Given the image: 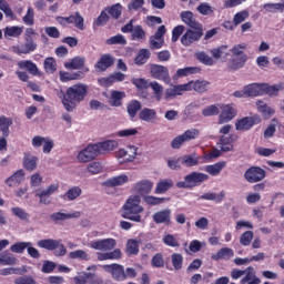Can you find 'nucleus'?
Returning a JSON list of instances; mask_svg holds the SVG:
<instances>
[{
    "label": "nucleus",
    "mask_w": 284,
    "mask_h": 284,
    "mask_svg": "<svg viewBox=\"0 0 284 284\" xmlns=\"http://www.w3.org/2000/svg\"><path fill=\"white\" fill-rule=\"evenodd\" d=\"M181 165L185 168H194V165H199V155L196 153H192L190 155H183L180 158Z\"/></svg>",
    "instance_id": "43"
},
{
    "label": "nucleus",
    "mask_w": 284,
    "mask_h": 284,
    "mask_svg": "<svg viewBox=\"0 0 284 284\" xmlns=\"http://www.w3.org/2000/svg\"><path fill=\"white\" fill-rule=\"evenodd\" d=\"M114 65V57L112 54H102L99 61L95 63L94 69L97 72H105L108 68Z\"/></svg>",
    "instance_id": "17"
},
{
    "label": "nucleus",
    "mask_w": 284,
    "mask_h": 284,
    "mask_svg": "<svg viewBox=\"0 0 284 284\" xmlns=\"http://www.w3.org/2000/svg\"><path fill=\"white\" fill-rule=\"evenodd\" d=\"M24 41L26 43L23 45H17L12 48L16 54H30V52H34V50H37V42H34V40Z\"/></svg>",
    "instance_id": "20"
},
{
    "label": "nucleus",
    "mask_w": 284,
    "mask_h": 284,
    "mask_svg": "<svg viewBox=\"0 0 284 284\" xmlns=\"http://www.w3.org/2000/svg\"><path fill=\"white\" fill-rule=\"evenodd\" d=\"M87 97L88 84L79 82L69 87L64 93L62 92L60 99L67 112H72L79 103L85 101Z\"/></svg>",
    "instance_id": "1"
},
{
    "label": "nucleus",
    "mask_w": 284,
    "mask_h": 284,
    "mask_svg": "<svg viewBox=\"0 0 284 284\" xmlns=\"http://www.w3.org/2000/svg\"><path fill=\"white\" fill-rule=\"evenodd\" d=\"M99 155V146L97 144H89L78 153L77 159L79 163H90V161H94Z\"/></svg>",
    "instance_id": "7"
},
{
    "label": "nucleus",
    "mask_w": 284,
    "mask_h": 284,
    "mask_svg": "<svg viewBox=\"0 0 284 284\" xmlns=\"http://www.w3.org/2000/svg\"><path fill=\"white\" fill-rule=\"evenodd\" d=\"M246 48L245 44H237L232 48L231 52L234 58L229 62L230 70H241L245 65V61H247Z\"/></svg>",
    "instance_id": "4"
},
{
    "label": "nucleus",
    "mask_w": 284,
    "mask_h": 284,
    "mask_svg": "<svg viewBox=\"0 0 284 284\" xmlns=\"http://www.w3.org/2000/svg\"><path fill=\"white\" fill-rule=\"evenodd\" d=\"M190 88L191 87L187 83L173 85L165 90L164 99H174V97H181L183 92H190Z\"/></svg>",
    "instance_id": "18"
},
{
    "label": "nucleus",
    "mask_w": 284,
    "mask_h": 284,
    "mask_svg": "<svg viewBox=\"0 0 284 284\" xmlns=\"http://www.w3.org/2000/svg\"><path fill=\"white\" fill-rule=\"evenodd\" d=\"M123 99H125V92L112 91L109 103L112 108H121L123 105Z\"/></svg>",
    "instance_id": "31"
},
{
    "label": "nucleus",
    "mask_w": 284,
    "mask_h": 284,
    "mask_svg": "<svg viewBox=\"0 0 284 284\" xmlns=\"http://www.w3.org/2000/svg\"><path fill=\"white\" fill-rule=\"evenodd\" d=\"M191 28L192 29H187L185 33L182 36V45L189 47L192 45V43H196V41H201V37H203V26Z\"/></svg>",
    "instance_id": "5"
},
{
    "label": "nucleus",
    "mask_w": 284,
    "mask_h": 284,
    "mask_svg": "<svg viewBox=\"0 0 284 284\" xmlns=\"http://www.w3.org/2000/svg\"><path fill=\"white\" fill-rule=\"evenodd\" d=\"M70 258H79L80 261H90V255L83 250H75L69 253Z\"/></svg>",
    "instance_id": "60"
},
{
    "label": "nucleus",
    "mask_w": 284,
    "mask_h": 284,
    "mask_svg": "<svg viewBox=\"0 0 284 284\" xmlns=\"http://www.w3.org/2000/svg\"><path fill=\"white\" fill-rule=\"evenodd\" d=\"M82 193L83 191L79 186H72L61 196V199L64 201H77Z\"/></svg>",
    "instance_id": "41"
},
{
    "label": "nucleus",
    "mask_w": 284,
    "mask_h": 284,
    "mask_svg": "<svg viewBox=\"0 0 284 284\" xmlns=\"http://www.w3.org/2000/svg\"><path fill=\"white\" fill-rule=\"evenodd\" d=\"M102 270L108 272V274H111L113 281H125V267L121 264H105L102 266Z\"/></svg>",
    "instance_id": "11"
},
{
    "label": "nucleus",
    "mask_w": 284,
    "mask_h": 284,
    "mask_svg": "<svg viewBox=\"0 0 284 284\" xmlns=\"http://www.w3.org/2000/svg\"><path fill=\"white\" fill-rule=\"evenodd\" d=\"M186 85H190V91L194 90L199 94H203V92L210 90V82L205 80L190 81Z\"/></svg>",
    "instance_id": "26"
},
{
    "label": "nucleus",
    "mask_w": 284,
    "mask_h": 284,
    "mask_svg": "<svg viewBox=\"0 0 284 284\" xmlns=\"http://www.w3.org/2000/svg\"><path fill=\"white\" fill-rule=\"evenodd\" d=\"M200 132L196 129L186 130L183 134L178 135L172 142L171 148L173 150H179L183 143H187V141H194V139H197Z\"/></svg>",
    "instance_id": "9"
},
{
    "label": "nucleus",
    "mask_w": 284,
    "mask_h": 284,
    "mask_svg": "<svg viewBox=\"0 0 284 284\" xmlns=\"http://www.w3.org/2000/svg\"><path fill=\"white\" fill-rule=\"evenodd\" d=\"M139 119L146 123H152V121H156V110L144 108L140 111Z\"/></svg>",
    "instance_id": "34"
},
{
    "label": "nucleus",
    "mask_w": 284,
    "mask_h": 284,
    "mask_svg": "<svg viewBox=\"0 0 284 284\" xmlns=\"http://www.w3.org/2000/svg\"><path fill=\"white\" fill-rule=\"evenodd\" d=\"M18 67L20 70H28V72L33 77H41L39 67H37V63L32 62L31 60H21L18 62Z\"/></svg>",
    "instance_id": "23"
},
{
    "label": "nucleus",
    "mask_w": 284,
    "mask_h": 284,
    "mask_svg": "<svg viewBox=\"0 0 284 284\" xmlns=\"http://www.w3.org/2000/svg\"><path fill=\"white\" fill-rule=\"evenodd\" d=\"M199 73V68L196 67H185L183 69H179L173 79H181V77H190V74Z\"/></svg>",
    "instance_id": "48"
},
{
    "label": "nucleus",
    "mask_w": 284,
    "mask_h": 284,
    "mask_svg": "<svg viewBox=\"0 0 284 284\" xmlns=\"http://www.w3.org/2000/svg\"><path fill=\"white\" fill-rule=\"evenodd\" d=\"M23 34V27L13 26L4 28V39H19Z\"/></svg>",
    "instance_id": "38"
},
{
    "label": "nucleus",
    "mask_w": 284,
    "mask_h": 284,
    "mask_svg": "<svg viewBox=\"0 0 284 284\" xmlns=\"http://www.w3.org/2000/svg\"><path fill=\"white\" fill-rule=\"evenodd\" d=\"M221 113L219 115L217 123L219 125H223L225 123H230L234 116H236V109L230 104H221L220 105Z\"/></svg>",
    "instance_id": "13"
},
{
    "label": "nucleus",
    "mask_w": 284,
    "mask_h": 284,
    "mask_svg": "<svg viewBox=\"0 0 284 284\" xmlns=\"http://www.w3.org/2000/svg\"><path fill=\"white\" fill-rule=\"evenodd\" d=\"M81 216V212L75 211L73 213H62V212H55L51 214V220H53L55 223L59 221H69V219H79Z\"/></svg>",
    "instance_id": "32"
},
{
    "label": "nucleus",
    "mask_w": 284,
    "mask_h": 284,
    "mask_svg": "<svg viewBox=\"0 0 284 284\" xmlns=\"http://www.w3.org/2000/svg\"><path fill=\"white\" fill-rule=\"evenodd\" d=\"M95 146H98L99 154H106V152H113V150H116L119 148V142L114 140H106L104 142L95 143Z\"/></svg>",
    "instance_id": "25"
},
{
    "label": "nucleus",
    "mask_w": 284,
    "mask_h": 284,
    "mask_svg": "<svg viewBox=\"0 0 284 284\" xmlns=\"http://www.w3.org/2000/svg\"><path fill=\"white\" fill-rule=\"evenodd\" d=\"M281 90H283V84L270 85L263 83V94H268V97H276Z\"/></svg>",
    "instance_id": "46"
},
{
    "label": "nucleus",
    "mask_w": 284,
    "mask_h": 284,
    "mask_svg": "<svg viewBox=\"0 0 284 284\" xmlns=\"http://www.w3.org/2000/svg\"><path fill=\"white\" fill-rule=\"evenodd\" d=\"M245 97H263V83H252L244 87Z\"/></svg>",
    "instance_id": "29"
},
{
    "label": "nucleus",
    "mask_w": 284,
    "mask_h": 284,
    "mask_svg": "<svg viewBox=\"0 0 284 284\" xmlns=\"http://www.w3.org/2000/svg\"><path fill=\"white\" fill-rule=\"evenodd\" d=\"M152 53L148 49H140L134 59L135 65H145V62L150 60Z\"/></svg>",
    "instance_id": "42"
},
{
    "label": "nucleus",
    "mask_w": 284,
    "mask_h": 284,
    "mask_svg": "<svg viewBox=\"0 0 284 284\" xmlns=\"http://www.w3.org/2000/svg\"><path fill=\"white\" fill-rule=\"evenodd\" d=\"M37 163H39V158H37L34 155H26L23 159V166L29 172L37 170Z\"/></svg>",
    "instance_id": "47"
},
{
    "label": "nucleus",
    "mask_w": 284,
    "mask_h": 284,
    "mask_svg": "<svg viewBox=\"0 0 284 284\" xmlns=\"http://www.w3.org/2000/svg\"><path fill=\"white\" fill-rule=\"evenodd\" d=\"M87 172L91 176H94V174H101L103 172V166L99 162H91L87 165Z\"/></svg>",
    "instance_id": "58"
},
{
    "label": "nucleus",
    "mask_w": 284,
    "mask_h": 284,
    "mask_svg": "<svg viewBox=\"0 0 284 284\" xmlns=\"http://www.w3.org/2000/svg\"><path fill=\"white\" fill-rule=\"evenodd\" d=\"M154 187V183L150 180H141L133 185L134 192L138 194H150L152 189Z\"/></svg>",
    "instance_id": "21"
},
{
    "label": "nucleus",
    "mask_w": 284,
    "mask_h": 284,
    "mask_svg": "<svg viewBox=\"0 0 284 284\" xmlns=\"http://www.w3.org/2000/svg\"><path fill=\"white\" fill-rule=\"evenodd\" d=\"M139 148L134 145H129L125 149H120L115 152V158L120 163H132L136 159V152Z\"/></svg>",
    "instance_id": "10"
},
{
    "label": "nucleus",
    "mask_w": 284,
    "mask_h": 284,
    "mask_svg": "<svg viewBox=\"0 0 284 284\" xmlns=\"http://www.w3.org/2000/svg\"><path fill=\"white\" fill-rule=\"evenodd\" d=\"M265 176H267V172L261 166H251L244 172V179L247 183H261Z\"/></svg>",
    "instance_id": "6"
},
{
    "label": "nucleus",
    "mask_w": 284,
    "mask_h": 284,
    "mask_svg": "<svg viewBox=\"0 0 284 284\" xmlns=\"http://www.w3.org/2000/svg\"><path fill=\"white\" fill-rule=\"evenodd\" d=\"M170 197H156L153 195H144L143 202L145 205H150L151 207H154L156 205H163V203H169Z\"/></svg>",
    "instance_id": "36"
},
{
    "label": "nucleus",
    "mask_w": 284,
    "mask_h": 284,
    "mask_svg": "<svg viewBox=\"0 0 284 284\" xmlns=\"http://www.w3.org/2000/svg\"><path fill=\"white\" fill-rule=\"evenodd\" d=\"M130 178L126 174H120L113 178L108 179L104 182V185L106 187H121V185H125V183H129Z\"/></svg>",
    "instance_id": "22"
},
{
    "label": "nucleus",
    "mask_w": 284,
    "mask_h": 284,
    "mask_svg": "<svg viewBox=\"0 0 284 284\" xmlns=\"http://www.w3.org/2000/svg\"><path fill=\"white\" fill-rule=\"evenodd\" d=\"M26 180V172L23 170L16 171L11 176L4 180L8 187H18Z\"/></svg>",
    "instance_id": "19"
},
{
    "label": "nucleus",
    "mask_w": 284,
    "mask_h": 284,
    "mask_svg": "<svg viewBox=\"0 0 284 284\" xmlns=\"http://www.w3.org/2000/svg\"><path fill=\"white\" fill-rule=\"evenodd\" d=\"M195 59L200 61V63H203L204 65H214V59L204 51H199L195 53Z\"/></svg>",
    "instance_id": "53"
},
{
    "label": "nucleus",
    "mask_w": 284,
    "mask_h": 284,
    "mask_svg": "<svg viewBox=\"0 0 284 284\" xmlns=\"http://www.w3.org/2000/svg\"><path fill=\"white\" fill-rule=\"evenodd\" d=\"M261 123V118L258 116H245L236 121L235 130L240 132H247V130H252L254 125Z\"/></svg>",
    "instance_id": "12"
},
{
    "label": "nucleus",
    "mask_w": 284,
    "mask_h": 284,
    "mask_svg": "<svg viewBox=\"0 0 284 284\" xmlns=\"http://www.w3.org/2000/svg\"><path fill=\"white\" fill-rule=\"evenodd\" d=\"M90 247L92 250H98L99 252H111L116 247V240L114 239H103L91 242Z\"/></svg>",
    "instance_id": "15"
},
{
    "label": "nucleus",
    "mask_w": 284,
    "mask_h": 284,
    "mask_svg": "<svg viewBox=\"0 0 284 284\" xmlns=\"http://www.w3.org/2000/svg\"><path fill=\"white\" fill-rule=\"evenodd\" d=\"M152 220L156 225H170L172 223V210L164 209L158 211L152 215Z\"/></svg>",
    "instance_id": "16"
},
{
    "label": "nucleus",
    "mask_w": 284,
    "mask_h": 284,
    "mask_svg": "<svg viewBox=\"0 0 284 284\" xmlns=\"http://www.w3.org/2000/svg\"><path fill=\"white\" fill-rule=\"evenodd\" d=\"M180 17L183 23L189 26V28L201 27V23L196 22V18H194V13H192L191 11H182Z\"/></svg>",
    "instance_id": "33"
},
{
    "label": "nucleus",
    "mask_w": 284,
    "mask_h": 284,
    "mask_svg": "<svg viewBox=\"0 0 284 284\" xmlns=\"http://www.w3.org/2000/svg\"><path fill=\"white\" fill-rule=\"evenodd\" d=\"M17 263H19V260H17L14 255H10V254L0 255V265H17Z\"/></svg>",
    "instance_id": "62"
},
{
    "label": "nucleus",
    "mask_w": 284,
    "mask_h": 284,
    "mask_svg": "<svg viewBox=\"0 0 284 284\" xmlns=\"http://www.w3.org/2000/svg\"><path fill=\"white\" fill-rule=\"evenodd\" d=\"M257 105V111L260 113H262V116H264V119H270V116H273V114H275V110L267 105V103H265L264 101L258 100L256 102Z\"/></svg>",
    "instance_id": "37"
},
{
    "label": "nucleus",
    "mask_w": 284,
    "mask_h": 284,
    "mask_svg": "<svg viewBox=\"0 0 284 284\" xmlns=\"http://www.w3.org/2000/svg\"><path fill=\"white\" fill-rule=\"evenodd\" d=\"M220 145L221 152H232L233 145H232V138L222 135L220 138V142L217 143Z\"/></svg>",
    "instance_id": "49"
},
{
    "label": "nucleus",
    "mask_w": 284,
    "mask_h": 284,
    "mask_svg": "<svg viewBox=\"0 0 284 284\" xmlns=\"http://www.w3.org/2000/svg\"><path fill=\"white\" fill-rule=\"evenodd\" d=\"M11 212L14 216H17V219H20V221H24L26 223L30 221V214L19 206L12 207Z\"/></svg>",
    "instance_id": "54"
},
{
    "label": "nucleus",
    "mask_w": 284,
    "mask_h": 284,
    "mask_svg": "<svg viewBox=\"0 0 284 284\" xmlns=\"http://www.w3.org/2000/svg\"><path fill=\"white\" fill-rule=\"evenodd\" d=\"M97 256L98 261H120L123 253H121V248H114L112 252L97 253Z\"/></svg>",
    "instance_id": "27"
},
{
    "label": "nucleus",
    "mask_w": 284,
    "mask_h": 284,
    "mask_svg": "<svg viewBox=\"0 0 284 284\" xmlns=\"http://www.w3.org/2000/svg\"><path fill=\"white\" fill-rule=\"evenodd\" d=\"M221 112V104H211L202 110L203 116H216Z\"/></svg>",
    "instance_id": "51"
},
{
    "label": "nucleus",
    "mask_w": 284,
    "mask_h": 284,
    "mask_svg": "<svg viewBox=\"0 0 284 284\" xmlns=\"http://www.w3.org/2000/svg\"><path fill=\"white\" fill-rule=\"evenodd\" d=\"M38 247H41L42 250H49L50 252L57 250L59 247V240H39L37 242Z\"/></svg>",
    "instance_id": "40"
},
{
    "label": "nucleus",
    "mask_w": 284,
    "mask_h": 284,
    "mask_svg": "<svg viewBox=\"0 0 284 284\" xmlns=\"http://www.w3.org/2000/svg\"><path fill=\"white\" fill-rule=\"evenodd\" d=\"M226 165H227V162L220 161V162H216L215 164L206 165L204 170L211 176H219V174L223 172V169H225Z\"/></svg>",
    "instance_id": "30"
},
{
    "label": "nucleus",
    "mask_w": 284,
    "mask_h": 284,
    "mask_svg": "<svg viewBox=\"0 0 284 284\" xmlns=\"http://www.w3.org/2000/svg\"><path fill=\"white\" fill-rule=\"evenodd\" d=\"M196 10L200 12V14H203V17L214 14V8H212V6H210L207 2H202L200 6H197Z\"/></svg>",
    "instance_id": "59"
},
{
    "label": "nucleus",
    "mask_w": 284,
    "mask_h": 284,
    "mask_svg": "<svg viewBox=\"0 0 284 284\" xmlns=\"http://www.w3.org/2000/svg\"><path fill=\"white\" fill-rule=\"evenodd\" d=\"M171 263L175 271L183 270V255L181 253H173L171 255Z\"/></svg>",
    "instance_id": "56"
},
{
    "label": "nucleus",
    "mask_w": 284,
    "mask_h": 284,
    "mask_svg": "<svg viewBox=\"0 0 284 284\" xmlns=\"http://www.w3.org/2000/svg\"><path fill=\"white\" fill-rule=\"evenodd\" d=\"M211 258L213 261H230V258H234V250L230 247H222L219 252L213 253Z\"/></svg>",
    "instance_id": "24"
},
{
    "label": "nucleus",
    "mask_w": 284,
    "mask_h": 284,
    "mask_svg": "<svg viewBox=\"0 0 284 284\" xmlns=\"http://www.w3.org/2000/svg\"><path fill=\"white\" fill-rule=\"evenodd\" d=\"M253 240H254V232L252 231H246L240 236V243L244 247H247Z\"/></svg>",
    "instance_id": "63"
},
{
    "label": "nucleus",
    "mask_w": 284,
    "mask_h": 284,
    "mask_svg": "<svg viewBox=\"0 0 284 284\" xmlns=\"http://www.w3.org/2000/svg\"><path fill=\"white\" fill-rule=\"evenodd\" d=\"M174 182L172 179H164L158 182L154 193L155 194H165L168 190H171L173 187Z\"/></svg>",
    "instance_id": "39"
},
{
    "label": "nucleus",
    "mask_w": 284,
    "mask_h": 284,
    "mask_svg": "<svg viewBox=\"0 0 284 284\" xmlns=\"http://www.w3.org/2000/svg\"><path fill=\"white\" fill-rule=\"evenodd\" d=\"M223 199H225V191H222L221 193L207 192L200 196V200L202 201H214L215 203H222Z\"/></svg>",
    "instance_id": "44"
},
{
    "label": "nucleus",
    "mask_w": 284,
    "mask_h": 284,
    "mask_svg": "<svg viewBox=\"0 0 284 284\" xmlns=\"http://www.w3.org/2000/svg\"><path fill=\"white\" fill-rule=\"evenodd\" d=\"M276 123H278V120L274 118L264 131V139H272L276 134Z\"/></svg>",
    "instance_id": "64"
},
{
    "label": "nucleus",
    "mask_w": 284,
    "mask_h": 284,
    "mask_svg": "<svg viewBox=\"0 0 284 284\" xmlns=\"http://www.w3.org/2000/svg\"><path fill=\"white\" fill-rule=\"evenodd\" d=\"M85 58L75 57L71 61L64 63L67 70H83Z\"/></svg>",
    "instance_id": "35"
},
{
    "label": "nucleus",
    "mask_w": 284,
    "mask_h": 284,
    "mask_svg": "<svg viewBox=\"0 0 284 284\" xmlns=\"http://www.w3.org/2000/svg\"><path fill=\"white\" fill-rule=\"evenodd\" d=\"M126 110H128L129 116L131 119H134V116H136V112L141 110V102L136 100H132L131 102H129Z\"/></svg>",
    "instance_id": "55"
},
{
    "label": "nucleus",
    "mask_w": 284,
    "mask_h": 284,
    "mask_svg": "<svg viewBox=\"0 0 284 284\" xmlns=\"http://www.w3.org/2000/svg\"><path fill=\"white\" fill-rule=\"evenodd\" d=\"M210 175L200 172H191L190 174L184 176V181H180L176 183V187L182 190H192V187H199L201 183L207 181Z\"/></svg>",
    "instance_id": "3"
},
{
    "label": "nucleus",
    "mask_w": 284,
    "mask_h": 284,
    "mask_svg": "<svg viewBox=\"0 0 284 284\" xmlns=\"http://www.w3.org/2000/svg\"><path fill=\"white\" fill-rule=\"evenodd\" d=\"M106 12L108 14H110V17H112V19H119L121 17V13L123 12V7L121 6V3H116L108 8Z\"/></svg>",
    "instance_id": "57"
},
{
    "label": "nucleus",
    "mask_w": 284,
    "mask_h": 284,
    "mask_svg": "<svg viewBox=\"0 0 284 284\" xmlns=\"http://www.w3.org/2000/svg\"><path fill=\"white\" fill-rule=\"evenodd\" d=\"M242 283L246 284H261V278L256 276V270L253 266L246 267V273L242 278Z\"/></svg>",
    "instance_id": "28"
},
{
    "label": "nucleus",
    "mask_w": 284,
    "mask_h": 284,
    "mask_svg": "<svg viewBox=\"0 0 284 284\" xmlns=\"http://www.w3.org/2000/svg\"><path fill=\"white\" fill-rule=\"evenodd\" d=\"M210 53L216 61H219V59H227V57H230V52H227V45H221L219 48L211 49Z\"/></svg>",
    "instance_id": "45"
},
{
    "label": "nucleus",
    "mask_w": 284,
    "mask_h": 284,
    "mask_svg": "<svg viewBox=\"0 0 284 284\" xmlns=\"http://www.w3.org/2000/svg\"><path fill=\"white\" fill-rule=\"evenodd\" d=\"M10 125H12V119L0 116V130L2 131L3 136H9Z\"/></svg>",
    "instance_id": "52"
},
{
    "label": "nucleus",
    "mask_w": 284,
    "mask_h": 284,
    "mask_svg": "<svg viewBox=\"0 0 284 284\" xmlns=\"http://www.w3.org/2000/svg\"><path fill=\"white\" fill-rule=\"evenodd\" d=\"M43 67L47 74H54L57 72V60H54L52 57H49L44 60Z\"/></svg>",
    "instance_id": "50"
},
{
    "label": "nucleus",
    "mask_w": 284,
    "mask_h": 284,
    "mask_svg": "<svg viewBox=\"0 0 284 284\" xmlns=\"http://www.w3.org/2000/svg\"><path fill=\"white\" fill-rule=\"evenodd\" d=\"M150 72L153 79L164 81V83H170V71L166 67H163L161 64H151Z\"/></svg>",
    "instance_id": "14"
},
{
    "label": "nucleus",
    "mask_w": 284,
    "mask_h": 284,
    "mask_svg": "<svg viewBox=\"0 0 284 284\" xmlns=\"http://www.w3.org/2000/svg\"><path fill=\"white\" fill-rule=\"evenodd\" d=\"M24 26H34V9L28 7L24 17L22 18Z\"/></svg>",
    "instance_id": "61"
},
{
    "label": "nucleus",
    "mask_w": 284,
    "mask_h": 284,
    "mask_svg": "<svg viewBox=\"0 0 284 284\" xmlns=\"http://www.w3.org/2000/svg\"><path fill=\"white\" fill-rule=\"evenodd\" d=\"M123 213L122 217L128 219V221H133V223H141L143 212L145 209L141 205L140 195H131L128 197L122 206Z\"/></svg>",
    "instance_id": "2"
},
{
    "label": "nucleus",
    "mask_w": 284,
    "mask_h": 284,
    "mask_svg": "<svg viewBox=\"0 0 284 284\" xmlns=\"http://www.w3.org/2000/svg\"><path fill=\"white\" fill-rule=\"evenodd\" d=\"M59 192V184L53 183L47 186L45 189L38 191L36 196L39 199V203L42 205H50L52 203V194H57Z\"/></svg>",
    "instance_id": "8"
}]
</instances>
